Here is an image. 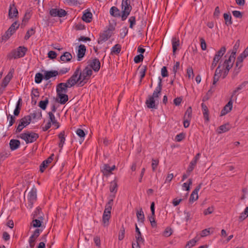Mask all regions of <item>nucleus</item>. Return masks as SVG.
<instances>
[{
  "label": "nucleus",
  "instance_id": "4d7b16f0",
  "mask_svg": "<svg viewBox=\"0 0 248 248\" xmlns=\"http://www.w3.org/2000/svg\"><path fill=\"white\" fill-rule=\"evenodd\" d=\"M186 76L189 79L191 78H193L194 73L192 67H188L187 68Z\"/></svg>",
  "mask_w": 248,
  "mask_h": 248
},
{
  "label": "nucleus",
  "instance_id": "de8ad7c7",
  "mask_svg": "<svg viewBox=\"0 0 248 248\" xmlns=\"http://www.w3.org/2000/svg\"><path fill=\"white\" fill-rule=\"evenodd\" d=\"M232 99L233 98H232L231 97L228 103L223 108L225 109L228 110L229 112L232 109L233 104Z\"/></svg>",
  "mask_w": 248,
  "mask_h": 248
},
{
  "label": "nucleus",
  "instance_id": "603ef678",
  "mask_svg": "<svg viewBox=\"0 0 248 248\" xmlns=\"http://www.w3.org/2000/svg\"><path fill=\"white\" fill-rule=\"evenodd\" d=\"M144 59V56L142 54H140L139 55H137L134 58V61L136 63H140L143 61Z\"/></svg>",
  "mask_w": 248,
  "mask_h": 248
},
{
  "label": "nucleus",
  "instance_id": "e2e57ef3",
  "mask_svg": "<svg viewBox=\"0 0 248 248\" xmlns=\"http://www.w3.org/2000/svg\"><path fill=\"white\" fill-rule=\"evenodd\" d=\"M161 76L163 78L167 77L169 76L168 71L167 70V68L166 66H163L161 68Z\"/></svg>",
  "mask_w": 248,
  "mask_h": 248
},
{
  "label": "nucleus",
  "instance_id": "338daca9",
  "mask_svg": "<svg viewBox=\"0 0 248 248\" xmlns=\"http://www.w3.org/2000/svg\"><path fill=\"white\" fill-rule=\"evenodd\" d=\"M32 223V226L34 228L40 227L41 226V222L37 219H33Z\"/></svg>",
  "mask_w": 248,
  "mask_h": 248
},
{
  "label": "nucleus",
  "instance_id": "0e129e2a",
  "mask_svg": "<svg viewBox=\"0 0 248 248\" xmlns=\"http://www.w3.org/2000/svg\"><path fill=\"white\" fill-rule=\"evenodd\" d=\"M41 212V209L39 207H38L36 208V209L35 210V211H34L33 217H36L40 219L42 218L43 217H42V216H41V215L39 216Z\"/></svg>",
  "mask_w": 248,
  "mask_h": 248
},
{
  "label": "nucleus",
  "instance_id": "9b49d317",
  "mask_svg": "<svg viewBox=\"0 0 248 248\" xmlns=\"http://www.w3.org/2000/svg\"><path fill=\"white\" fill-rule=\"evenodd\" d=\"M18 10L14 3L10 4L8 12V16L10 18L18 17Z\"/></svg>",
  "mask_w": 248,
  "mask_h": 248
},
{
  "label": "nucleus",
  "instance_id": "2f4dec72",
  "mask_svg": "<svg viewBox=\"0 0 248 248\" xmlns=\"http://www.w3.org/2000/svg\"><path fill=\"white\" fill-rule=\"evenodd\" d=\"M215 91V88L213 86L210 87V90H208L206 94L202 98V101L205 102L208 100L212 95L213 93Z\"/></svg>",
  "mask_w": 248,
  "mask_h": 248
},
{
  "label": "nucleus",
  "instance_id": "423d86ee",
  "mask_svg": "<svg viewBox=\"0 0 248 248\" xmlns=\"http://www.w3.org/2000/svg\"><path fill=\"white\" fill-rule=\"evenodd\" d=\"M28 200L29 202L28 206L30 208H31L34 202L37 200V189L36 188L33 187L29 192Z\"/></svg>",
  "mask_w": 248,
  "mask_h": 248
},
{
  "label": "nucleus",
  "instance_id": "774afa93",
  "mask_svg": "<svg viewBox=\"0 0 248 248\" xmlns=\"http://www.w3.org/2000/svg\"><path fill=\"white\" fill-rule=\"evenodd\" d=\"M31 15L30 14V12L27 11L25 13V14L23 17L22 22H24L25 23L28 22L29 20L31 18Z\"/></svg>",
  "mask_w": 248,
  "mask_h": 248
},
{
  "label": "nucleus",
  "instance_id": "680f3d73",
  "mask_svg": "<svg viewBox=\"0 0 248 248\" xmlns=\"http://www.w3.org/2000/svg\"><path fill=\"white\" fill-rule=\"evenodd\" d=\"M76 134L80 138H84L85 136V133L83 130L78 128L76 130Z\"/></svg>",
  "mask_w": 248,
  "mask_h": 248
},
{
  "label": "nucleus",
  "instance_id": "473e14b6",
  "mask_svg": "<svg viewBox=\"0 0 248 248\" xmlns=\"http://www.w3.org/2000/svg\"><path fill=\"white\" fill-rule=\"evenodd\" d=\"M19 26V24L17 23V22L16 21H15L8 29V32H10L13 35L16 30L18 29Z\"/></svg>",
  "mask_w": 248,
  "mask_h": 248
},
{
  "label": "nucleus",
  "instance_id": "7c9ffc66",
  "mask_svg": "<svg viewBox=\"0 0 248 248\" xmlns=\"http://www.w3.org/2000/svg\"><path fill=\"white\" fill-rule=\"evenodd\" d=\"M79 72H80V67H78L75 71L74 72L73 75L70 78H72V79H75V80H76V79H78V83L81 81V76H79Z\"/></svg>",
  "mask_w": 248,
  "mask_h": 248
},
{
  "label": "nucleus",
  "instance_id": "b1692460",
  "mask_svg": "<svg viewBox=\"0 0 248 248\" xmlns=\"http://www.w3.org/2000/svg\"><path fill=\"white\" fill-rule=\"evenodd\" d=\"M172 52L174 54L178 49V47L180 46V40L176 37H172Z\"/></svg>",
  "mask_w": 248,
  "mask_h": 248
},
{
  "label": "nucleus",
  "instance_id": "c03bdc74",
  "mask_svg": "<svg viewBox=\"0 0 248 248\" xmlns=\"http://www.w3.org/2000/svg\"><path fill=\"white\" fill-rule=\"evenodd\" d=\"M113 203V199H110L105 205V210L111 213L112 206Z\"/></svg>",
  "mask_w": 248,
  "mask_h": 248
},
{
  "label": "nucleus",
  "instance_id": "9d476101",
  "mask_svg": "<svg viewBox=\"0 0 248 248\" xmlns=\"http://www.w3.org/2000/svg\"><path fill=\"white\" fill-rule=\"evenodd\" d=\"M162 89V78L160 77H159V82L158 83L157 86L154 91L153 94L152 95H151V96H153V98L157 99L161 95Z\"/></svg>",
  "mask_w": 248,
  "mask_h": 248
},
{
  "label": "nucleus",
  "instance_id": "0eeeda50",
  "mask_svg": "<svg viewBox=\"0 0 248 248\" xmlns=\"http://www.w3.org/2000/svg\"><path fill=\"white\" fill-rule=\"evenodd\" d=\"M88 66H90L94 72H98L100 68V62L98 59L94 58L92 60H89L88 62Z\"/></svg>",
  "mask_w": 248,
  "mask_h": 248
},
{
  "label": "nucleus",
  "instance_id": "f3484780",
  "mask_svg": "<svg viewBox=\"0 0 248 248\" xmlns=\"http://www.w3.org/2000/svg\"><path fill=\"white\" fill-rule=\"evenodd\" d=\"M59 74L56 70L45 71L44 72V79L48 80L50 78L55 77Z\"/></svg>",
  "mask_w": 248,
  "mask_h": 248
},
{
  "label": "nucleus",
  "instance_id": "4be33fe9",
  "mask_svg": "<svg viewBox=\"0 0 248 248\" xmlns=\"http://www.w3.org/2000/svg\"><path fill=\"white\" fill-rule=\"evenodd\" d=\"M109 13L111 16L115 17H121L122 16L120 10L115 6H112L111 7Z\"/></svg>",
  "mask_w": 248,
  "mask_h": 248
},
{
  "label": "nucleus",
  "instance_id": "1a4fd4ad",
  "mask_svg": "<svg viewBox=\"0 0 248 248\" xmlns=\"http://www.w3.org/2000/svg\"><path fill=\"white\" fill-rule=\"evenodd\" d=\"M156 99L149 95L145 102L147 107L149 108L157 109L158 104H155Z\"/></svg>",
  "mask_w": 248,
  "mask_h": 248
},
{
  "label": "nucleus",
  "instance_id": "c756f323",
  "mask_svg": "<svg viewBox=\"0 0 248 248\" xmlns=\"http://www.w3.org/2000/svg\"><path fill=\"white\" fill-rule=\"evenodd\" d=\"M117 182L116 179H114L110 184L109 190L110 192L116 193L117 191Z\"/></svg>",
  "mask_w": 248,
  "mask_h": 248
},
{
  "label": "nucleus",
  "instance_id": "a19ab883",
  "mask_svg": "<svg viewBox=\"0 0 248 248\" xmlns=\"http://www.w3.org/2000/svg\"><path fill=\"white\" fill-rule=\"evenodd\" d=\"M43 78H44V75L40 73H37L35 76V82L37 84L40 83Z\"/></svg>",
  "mask_w": 248,
  "mask_h": 248
},
{
  "label": "nucleus",
  "instance_id": "c85d7f7f",
  "mask_svg": "<svg viewBox=\"0 0 248 248\" xmlns=\"http://www.w3.org/2000/svg\"><path fill=\"white\" fill-rule=\"evenodd\" d=\"M31 122V116L30 115L25 116L23 118L21 119L19 121V123L24 127L29 125L30 124Z\"/></svg>",
  "mask_w": 248,
  "mask_h": 248
},
{
  "label": "nucleus",
  "instance_id": "5fc2aeb1",
  "mask_svg": "<svg viewBox=\"0 0 248 248\" xmlns=\"http://www.w3.org/2000/svg\"><path fill=\"white\" fill-rule=\"evenodd\" d=\"M197 162H196L195 161L192 160L187 169V171L190 173L193 170Z\"/></svg>",
  "mask_w": 248,
  "mask_h": 248
},
{
  "label": "nucleus",
  "instance_id": "f257e3e1",
  "mask_svg": "<svg viewBox=\"0 0 248 248\" xmlns=\"http://www.w3.org/2000/svg\"><path fill=\"white\" fill-rule=\"evenodd\" d=\"M27 50L28 49L26 47L20 46L16 49L12 50L11 52L8 54L7 57L10 60L12 59H16L23 57L25 55Z\"/></svg>",
  "mask_w": 248,
  "mask_h": 248
},
{
  "label": "nucleus",
  "instance_id": "393cba45",
  "mask_svg": "<svg viewBox=\"0 0 248 248\" xmlns=\"http://www.w3.org/2000/svg\"><path fill=\"white\" fill-rule=\"evenodd\" d=\"M72 59V54L69 52H65L60 57L59 61L69 62Z\"/></svg>",
  "mask_w": 248,
  "mask_h": 248
},
{
  "label": "nucleus",
  "instance_id": "bb28decb",
  "mask_svg": "<svg viewBox=\"0 0 248 248\" xmlns=\"http://www.w3.org/2000/svg\"><path fill=\"white\" fill-rule=\"evenodd\" d=\"M92 18V13L90 11H87L83 14L82 19L87 23H90L91 22Z\"/></svg>",
  "mask_w": 248,
  "mask_h": 248
},
{
  "label": "nucleus",
  "instance_id": "69168bd1",
  "mask_svg": "<svg viewBox=\"0 0 248 248\" xmlns=\"http://www.w3.org/2000/svg\"><path fill=\"white\" fill-rule=\"evenodd\" d=\"M172 230L170 228L167 227L163 232V234L166 237H169L172 234Z\"/></svg>",
  "mask_w": 248,
  "mask_h": 248
},
{
  "label": "nucleus",
  "instance_id": "58836bf2",
  "mask_svg": "<svg viewBox=\"0 0 248 248\" xmlns=\"http://www.w3.org/2000/svg\"><path fill=\"white\" fill-rule=\"evenodd\" d=\"M137 217L139 221L143 222L144 221V215L141 208L137 212Z\"/></svg>",
  "mask_w": 248,
  "mask_h": 248
},
{
  "label": "nucleus",
  "instance_id": "ea45409f",
  "mask_svg": "<svg viewBox=\"0 0 248 248\" xmlns=\"http://www.w3.org/2000/svg\"><path fill=\"white\" fill-rule=\"evenodd\" d=\"M48 99L46 98L45 100L40 101L39 103V107L43 110H45L46 108L47 105L48 104Z\"/></svg>",
  "mask_w": 248,
  "mask_h": 248
},
{
  "label": "nucleus",
  "instance_id": "6e6552de",
  "mask_svg": "<svg viewBox=\"0 0 248 248\" xmlns=\"http://www.w3.org/2000/svg\"><path fill=\"white\" fill-rule=\"evenodd\" d=\"M49 14L52 16H59L60 17L66 15V12L62 9L52 8L49 11Z\"/></svg>",
  "mask_w": 248,
  "mask_h": 248
},
{
  "label": "nucleus",
  "instance_id": "3c124183",
  "mask_svg": "<svg viewBox=\"0 0 248 248\" xmlns=\"http://www.w3.org/2000/svg\"><path fill=\"white\" fill-rule=\"evenodd\" d=\"M147 70V67L146 65L143 66L142 67L141 69H140V82L141 81L143 78L145 77V73H146Z\"/></svg>",
  "mask_w": 248,
  "mask_h": 248
},
{
  "label": "nucleus",
  "instance_id": "a18cd8bd",
  "mask_svg": "<svg viewBox=\"0 0 248 248\" xmlns=\"http://www.w3.org/2000/svg\"><path fill=\"white\" fill-rule=\"evenodd\" d=\"M244 58H245L243 57L241 55H240L237 57L236 62V67H239L238 69L242 66V63Z\"/></svg>",
  "mask_w": 248,
  "mask_h": 248
},
{
  "label": "nucleus",
  "instance_id": "dca6fc26",
  "mask_svg": "<svg viewBox=\"0 0 248 248\" xmlns=\"http://www.w3.org/2000/svg\"><path fill=\"white\" fill-rule=\"evenodd\" d=\"M235 55H236L234 54V53H233V54L231 53L230 56L229 57L228 59H226L224 61L223 63V65H229L230 68H232L233 66L234 62L235 60Z\"/></svg>",
  "mask_w": 248,
  "mask_h": 248
},
{
  "label": "nucleus",
  "instance_id": "8fccbe9b",
  "mask_svg": "<svg viewBox=\"0 0 248 248\" xmlns=\"http://www.w3.org/2000/svg\"><path fill=\"white\" fill-rule=\"evenodd\" d=\"M65 83L69 86V88H71L75 85L77 83H78V79L75 80V79L69 78Z\"/></svg>",
  "mask_w": 248,
  "mask_h": 248
},
{
  "label": "nucleus",
  "instance_id": "20e7f679",
  "mask_svg": "<svg viewBox=\"0 0 248 248\" xmlns=\"http://www.w3.org/2000/svg\"><path fill=\"white\" fill-rule=\"evenodd\" d=\"M17 138H20L24 140L26 143L28 144L36 141L39 138V135L33 132L27 131L18 136Z\"/></svg>",
  "mask_w": 248,
  "mask_h": 248
},
{
  "label": "nucleus",
  "instance_id": "f03ea898",
  "mask_svg": "<svg viewBox=\"0 0 248 248\" xmlns=\"http://www.w3.org/2000/svg\"><path fill=\"white\" fill-rule=\"evenodd\" d=\"M79 76H81V81L78 82V86L80 87L83 86L87 81L90 78L93 74V71L88 66H86L82 71L80 70Z\"/></svg>",
  "mask_w": 248,
  "mask_h": 248
},
{
  "label": "nucleus",
  "instance_id": "4c0bfd02",
  "mask_svg": "<svg viewBox=\"0 0 248 248\" xmlns=\"http://www.w3.org/2000/svg\"><path fill=\"white\" fill-rule=\"evenodd\" d=\"M110 167L108 164H105L103 165L101 169V171L104 175H108L110 173Z\"/></svg>",
  "mask_w": 248,
  "mask_h": 248
},
{
  "label": "nucleus",
  "instance_id": "39448f33",
  "mask_svg": "<svg viewBox=\"0 0 248 248\" xmlns=\"http://www.w3.org/2000/svg\"><path fill=\"white\" fill-rule=\"evenodd\" d=\"M114 30V28L110 25L109 28L104 31L103 32L100 33L99 35V38L98 39L97 42L98 44H102L103 42L107 41L109 38L112 34V31Z\"/></svg>",
  "mask_w": 248,
  "mask_h": 248
},
{
  "label": "nucleus",
  "instance_id": "5701e85b",
  "mask_svg": "<svg viewBox=\"0 0 248 248\" xmlns=\"http://www.w3.org/2000/svg\"><path fill=\"white\" fill-rule=\"evenodd\" d=\"M226 51V48L225 46H222L220 49L217 51L215 54L214 58L219 61L221 59L223 55L225 54Z\"/></svg>",
  "mask_w": 248,
  "mask_h": 248
},
{
  "label": "nucleus",
  "instance_id": "7ed1b4c3",
  "mask_svg": "<svg viewBox=\"0 0 248 248\" xmlns=\"http://www.w3.org/2000/svg\"><path fill=\"white\" fill-rule=\"evenodd\" d=\"M132 10V6L130 5V0H122V21L126 19Z\"/></svg>",
  "mask_w": 248,
  "mask_h": 248
},
{
  "label": "nucleus",
  "instance_id": "a878e982",
  "mask_svg": "<svg viewBox=\"0 0 248 248\" xmlns=\"http://www.w3.org/2000/svg\"><path fill=\"white\" fill-rule=\"evenodd\" d=\"M135 238L136 241L144 242V239L142 237L141 232L137 224H135Z\"/></svg>",
  "mask_w": 248,
  "mask_h": 248
},
{
  "label": "nucleus",
  "instance_id": "49530a36",
  "mask_svg": "<svg viewBox=\"0 0 248 248\" xmlns=\"http://www.w3.org/2000/svg\"><path fill=\"white\" fill-rule=\"evenodd\" d=\"M110 217V215H103L102 221L104 226H107L109 224V220Z\"/></svg>",
  "mask_w": 248,
  "mask_h": 248
},
{
  "label": "nucleus",
  "instance_id": "bf43d9fd",
  "mask_svg": "<svg viewBox=\"0 0 248 248\" xmlns=\"http://www.w3.org/2000/svg\"><path fill=\"white\" fill-rule=\"evenodd\" d=\"M221 64L219 63V65H218L216 69L214 75L215 76L220 77L221 75V73L222 72V70L220 69L221 68Z\"/></svg>",
  "mask_w": 248,
  "mask_h": 248
},
{
  "label": "nucleus",
  "instance_id": "72a5a7b5",
  "mask_svg": "<svg viewBox=\"0 0 248 248\" xmlns=\"http://www.w3.org/2000/svg\"><path fill=\"white\" fill-rule=\"evenodd\" d=\"M225 24L228 26L232 24V17L230 13H224L223 15Z\"/></svg>",
  "mask_w": 248,
  "mask_h": 248
},
{
  "label": "nucleus",
  "instance_id": "cd10ccee",
  "mask_svg": "<svg viewBox=\"0 0 248 248\" xmlns=\"http://www.w3.org/2000/svg\"><path fill=\"white\" fill-rule=\"evenodd\" d=\"M12 77V74H10V73H8V75L2 79V81L0 84V86L6 88L10 82Z\"/></svg>",
  "mask_w": 248,
  "mask_h": 248
},
{
  "label": "nucleus",
  "instance_id": "37998d69",
  "mask_svg": "<svg viewBox=\"0 0 248 248\" xmlns=\"http://www.w3.org/2000/svg\"><path fill=\"white\" fill-rule=\"evenodd\" d=\"M30 115L31 116V119H40L42 117V112L39 110L37 111H35L31 113Z\"/></svg>",
  "mask_w": 248,
  "mask_h": 248
},
{
  "label": "nucleus",
  "instance_id": "864d4df0",
  "mask_svg": "<svg viewBox=\"0 0 248 248\" xmlns=\"http://www.w3.org/2000/svg\"><path fill=\"white\" fill-rule=\"evenodd\" d=\"M128 22L129 23V28L131 29H133V27L136 24V17L134 16H131L129 17L128 19Z\"/></svg>",
  "mask_w": 248,
  "mask_h": 248
},
{
  "label": "nucleus",
  "instance_id": "6e6d98bb",
  "mask_svg": "<svg viewBox=\"0 0 248 248\" xmlns=\"http://www.w3.org/2000/svg\"><path fill=\"white\" fill-rule=\"evenodd\" d=\"M35 33V31H34L33 28H31L30 30H28L26 35L24 37V39L26 40H28L30 37L31 36V35H33Z\"/></svg>",
  "mask_w": 248,
  "mask_h": 248
},
{
  "label": "nucleus",
  "instance_id": "f8f14e48",
  "mask_svg": "<svg viewBox=\"0 0 248 248\" xmlns=\"http://www.w3.org/2000/svg\"><path fill=\"white\" fill-rule=\"evenodd\" d=\"M69 86L66 83H60L56 86V93H66L68 92Z\"/></svg>",
  "mask_w": 248,
  "mask_h": 248
},
{
  "label": "nucleus",
  "instance_id": "c9c22d12",
  "mask_svg": "<svg viewBox=\"0 0 248 248\" xmlns=\"http://www.w3.org/2000/svg\"><path fill=\"white\" fill-rule=\"evenodd\" d=\"M230 129V125L229 124H225L222 125H220L218 127V133L220 134L222 133H224L227 132Z\"/></svg>",
  "mask_w": 248,
  "mask_h": 248
},
{
  "label": "nucleus",
  "instance_id": "ddd939ff",
  "mask_svg": "<svg viewBox=\"0 0 248 248\" xmlns=\"http://www.w3.org/2000/svg\"><path fill=\"white\" fill-rule=\"evenodd\" d=\"M68 100V96L66 93H57V97L55 101L61 104H65Z\"/></svg>",
  "mask_w": 248,
  "mask_h": 248
},
{
  "label": "nucleus",
  "instance_id": "052dcab7",
  "mask_svg": "<svg viewBox=\"0 0 248 248\" xmlns=\"http://www.w3.org/2000/svg\"><path fill=\"white\" fill-rule=\"evenodd\" d=\"M185 138V134L183 133L177 134L175 137V140L177 142H180Z\"/></svg>",
  "mask_w": 248,
  "mask_h": 248
},
{
  "label": "nucleus",
  "instance_id": "aec40b11",
  "mask_svg": "<svg viewBox=\"0 0 248 248\" xmlns=\"http://www.w3.org/2000/svg\"><path fill=\"white\" fill-rule=\"evenodd\" d=\"M248 81H243L241 84H240L232 92V94L231 95V98H233V96L236 95L237 93L241 90L245 88L246 86L248 85Z\"/></svg>",
  "mask_w": 248,
  "mask_h": 248
},
{
  "label": "nucleus",
  "instance_id": "412c9836",
  "mask_svg": "<svg viewBox=\"0 0 248 248\" xmlns=\"http://www.w3.org/2000/svg\"><path fill=\"white\" fill-rule=\"evenodd\" d=\"M48 114L49 115V122L51 124H52L54 125L56 128H58L60 124L57 122V121L56 120L54 115L52 112H49L48 113Z\"/></svg>",
  "mask_w": 248,
  "mask_h": 248
},
{
  "label": "nucleus",
  "instance_id": "e433bc0d",
  "mask_svg": "<svg viewBox=\"0 0 248 248\" xmlns=\"http://www.w3.org/2000/svg\"><path fill=\"white\" fill-rule=\"evenodd\" d=\"M65 132L64 131L61 132L58 135L59 138L60 140V143H59V147L62 148L63 145L65 141Z\"/></svg>",
  "mask_w": 248,
  "mask_h": 248
},
{
  "label": "nucleus",
  "instance_id": "4468645a",
  "mask_svg": "<svg viewBox=\"0 0 248 248\" xmlns=\"http://www.w3.org/2000/svg\"><path fill=\"white\" fill-rule=\"evenodd\" d=\"M54 156V155L52 154L50 155L49 157L43 161L40 166V171L41 172H43L45 170L47 167L48 165L52 162V161L53 160Z\"/></svg>",
  "mask_w": 248,
  "mask_h": 248
},
{
  "label": "nucleus",
  "instance_id": "f704fd0d",
  "mask_svg": "<svg viewBox=\"0 0 248 248\" xmlns=\"http://www.w3.org/2000/svg\"><path fill=\"white\" fill-rule=\"evenodd\" d=\"M121 51V46L120 44H116L113 46L111 50L110 54H118Z\"/></svg>",
  "mask_w": 248,
  "mask_h": 248
},
{
  "label": "nucleus",
  "instance_id": "13d9d810",
  "mask_svg": "<svg viewBox=\"0 0 248 248\" xmlns=\"http://www.w3.org/2000/svg\"><path fill=\"white\" fill-rule=\"evenodd\" d=\"M197 241L194 239H192L190 241H188L186 245L185 248H190L191 247L195 245Z\"/></svg>",
  "mask_w": 248,
  "mask_h": 248
},
{
  "label": "nucleus",
  "instance_id": "79ce46f5",
  "mask_svg": "<svg viewBox=\"0 0 248 248\" xmlns=\"http://www.w3.org/2000/svg\"><path fill=\"white\" fill-rule=\"evenodd\" d=\"M192 118V108L189 107L185 112L184 115V119H187L191 120Z\"/></svg>",
  "mask_w": 248,
  "mask_h": 248
},
{
  "label": "nucleus",
  "instance_id": "a211bd4d",
  "mask_svg": "<svg viewBox=\"0 0 248 248\" xmlns=\"http://www.w3.org/2000/svg\"><path fill=\"white\" fill-rule=\"evenodd\" d=\"M10 149L14 151L18 149L20 145V142L18 140L12 139L9 142Z\"/></svg>",
  "mask_w": 248,
  "mask_h": 248
},
{
  "label": "nucleus",
  "instance_id": "6ab92c4d",
  "mask_svg": "<svg viewBox=\"0 0 248 248\" xmlns=\"http://www.w3.org/2000/svg\"><path fill=\"white\" fill-rule=\"evenodd\" d=\"M201 107L205 121L208 122L209 121L208 108L206 105L203 103H202Z\"/></svg>",
  "mask_w": 248,
  "mask_h": 248
},
{
  "label": "nucleus",
  "instance_id": "2eb2a0df",
  "mask_svg": "<svg viewBox=\"0 0 248 248\" xmlns=\"http://www.w3.org/2000/svg\"><path fill=\"white\" fill-rule=\"evenodd\" d=\"M86 51V48L84 45H80L78 50V61H80L84 57Z\"/></svg>",
  "mask_w": 248,
  "mask_h": 248
},
{
  "label": "nucleus",
  "instance_id": "09e8293b",
  "mask_svg": "<svg viewBox=\"0 0 248 248\" xmlns=\"http://www.w3.org/2000/svg\"><path fill=\"white\" fill-rule=\"evenodd\" d=\"M125 229L123 225H122L119 233L118 239L122 240L124 237Z\"/></svg>",
  "mask_w": 248,
  "mask_h": 248
}]
</instances>
